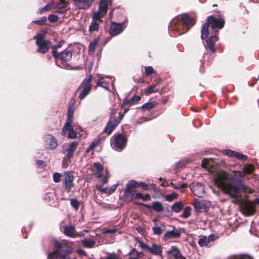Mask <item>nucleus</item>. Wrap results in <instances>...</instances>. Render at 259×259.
I'll return each mask as SVG.
<instances>
[{"mask_svg": "<svg viewBox=\"0 0 259 259\" xmlns=\"http://www.w3.org/2000/svg\"><path fill=\"white\" fill-rule=\"evenodd\" d=\"M215 184L221 188L223 191L232 198L241 197L239 191L250 192L249 188L246 187L241 180L234 181L230 179L225 171L218 172L215 178Z\"/></svg>", "mask_w": 259, "mask_h": 259, "instance_id": "1", "label": "nucleus"}, {"mask_svg": "<svg viewBox=\"0 0 259 259\" xmlns=\"http://www.w3.org/2000/svg\"><path fill=\"white\" fill-rule=\"evenodd\" d=\"M195 24V21L186 14L172 19L169 24L171 36H177L186 32Z\"/></svg>", "mask_w": 259, "mask_h": 259, "instance_id": "2", "label": "nucleus"}, {"mask_svg": "<svg viewBox=\"0 0 259 259\" xmlns=\"http://www.w3.org/2000/svg\"><path fill=\"white\" fill-rule=\"evenodd\" d=\"M53 241L56 249L48 255V259H72V248L68 241L65 240L59 241L56 239Z\"/></svg>", "mask_w": 259, "mask_h": 259, "instance_id": "3", "label": "nucleus"}, {"mask_svg": "<svg viewBox=\"0 0 259 259\" xmlns=\"http://www.w3.org/2000/svg\"><path fill=\"white\" fill-rule=\"evenodd\" d=\"M225 24V21L222 18H215L210 16L207 18V22L203 24L201 30V38L202 39L206 38L209 34L208 27L210 25L211 28L214 31V33L218 34V30L223 28Z\"/></svg>", "mask_w": 259, "mask_h": 259, "instance_id": "4", "label": "nucleus"}, {"mask_svg": "<svg viewBox=\"0 0 259 259\" xmlns=\"http://www.w3.org/2000/svg\"><path fill=\"white\" fill-rule=\"evenodd\" d=\"M52 55L55 59L56 64L57 66L62 68H68L67 62L72 58V53L70 51L64 50L59 53L56 50H53Z\"/></svg>", "mask_w": 259, "mask_h": 259, "instance_id": "5", "label": "nucleus"}, {"mask_svg": "<svg viewBox=\"0 0 259 259\" xmlns=\"http://www.w3.org/2000/svg\"><path fill=\"white\" fill-rule=\"evenodd\" d=\"M127 142V137L122 134L114 135L111 140V145L116 151H121L123 150Z\"/></svg>", "mask_w": 259, "mask_h": 259, "instance_id": "6", "label": "nucleus"}, {"mask_svg": "<svg viewBox=\"0 0 259 259\" xmlns=\"http://www.w3.org/2000/svg\"><path fill=\"white\" fill-rule=\"evenodd\" d=\"M92 75L83 80L79 87L77 92L79 93L78 98L81 100H83L90 92L91 90V81Z\"/></svg>", "mask_w": 259, "mask_h": 259, "instance_id": "7", "label": "nucleus"}, {"mask_svg": "<svg viewBox=\"0 0 259 259\" xmlns=\"http://www.w3.org/2000/svg\"><path fill=\"white\" fill-rule=\"evenodd\" d=\"M109 0H100L99 3V7L97 11L93 14L94 19H102L107 13Z\"/></svg>", "mask_w": 259, "mask_h": 259, "instance_id": "8", "label": "nucleus"}, {"mask_svg": "<svg viewBox=\"0 0 259 259\" xmlns=\"http://www.w3.org/2000/svg\"><path fill=\"white\" fill-rule=\"evenodd\" d=\"M33 39L36 40L37 52L44 54L49 50V41L45 40L43 35L37 34L34 36Z\"/></svg>", "mask_w": 259, "mask_h": 259, "instance_id": "9", "label": "nucleus"}, {"mask_svg": "<svg viewBox=\"0 0 259 259\" xmlns=\"http://www.w3.org/2000/svg\"><path fill=\"white\" fill-rule=\"evenodd\" d=\"M190 188L193 194L197 197H203L205 195L204 187L200 183H193L190 186Z\"/></svg>", "mask_w": 259, "mask_h": 259, "instance_id": "10", "label": "nucleus"}, {"mask_svg": "<svg viewBox=\"0 0 259 259\" xmlns=\"http://www.w3.org/2000/svg\"><path fill=\"white\" fill-rule=\"evenodd\" d=\"M73 176L69 171L65 172L63 174V183L65 190L70 192L73 186Z\"/></svg>", "mask_w": 259, "mask_h": 259, "instance_id": "11", "label": "nucleus"}, {"mask_svg": "<svg viewBox=\"0 0 259 259\" xmlns=\"http://www.w3.org/2000/svg\"><path fill=\"white\" fill-rule=\"evenodd\" d=\"M44 140L48 149L52 150L57 147L58 144V141L53 135H45L44 137Z\"/></svg>", "mask_w": 259, "mask_h": 259, "instance_id": "12", "label": "nucleus"}, {"mask_svg": "<svg viewBox=\"0 0 259 259\" xmlns=\"http://www.w3.org/2000/svg\"><path fill=\"white\" fill-rule=\"evenodd\" d=\"M123 23L112 22L110 26L109 34L112 36H115L120 34L124 30Z\"/></svg>", "mask_w": 259, "mask_h": 259, "instance_id": "13", "label": "nucleus"}, {"mask_svg": "<svg viewBox=\"0 0 259 259\" xmlns=\"http://www.w3.org/2000/svg\"><path fill=\"white\" fill-rule=\"evenodd\" d=\"M78 145V142L73 141L70 144L64 145L63 153L68 157H71Z\"/></svg>", "mask_w": 259, "mask_h": 259, "instance_id": "14", "label": "nucleus"}, {"mask_svg": "<svg viewBox=\"0 0 259 259\" xmlns=\"http://www.w3.org/2000/svg\"><path fill=\"white\" fill-rule=\"evenodd\" d=\"M75 6L80 10L90 8L96 0H73Z\"/></svg>", "mask_w": 259, "mask_h": 259, "instance_id": "15", "label": "nucleus"}, {"mask_svg": "<svg viewBox=\"0 0 259 259\" xmlns=\"http://www.w3.org/2000/svg\"><path fill=\"white\" fill-rule=\"evenodd\" d=\"M219 39V37L215 33L212 34L208 40H206V44L204 47L206 49H208L211 52L214 53L216 49L215 47V43Z\"/></svg>", "mask_w": 259, "mask_h": 259, "instance_id": "16", "label": "nucleus"}, {"mask_svg": "<svg viewBox=\"0 0 259 259\" xmlns=\"http://www.w3.org/2000/svg\"><path fill=\"white\" fill-rule=\"evenodd\" d=\"M64 234L70 237H75L76 236H81L84 235L85 233H87V230H83L81 234H77L75 231V227L73 226H66L64 228Z\"/></svg>", "mask_w": 259, "mask_h": 259, "instance_id": "17", "label": "nucleus"}, {"mask_svg": "<svg viewBox=\"0 0 259 259\" xmlns=\"http://www.w3.org/2000/svg\"><path fill=\"white\" fill-rule=\"evenodd\" d=\"M140 205L144 206L149 211L155 210L157 212H160L163 209V207L161 202L159 201H154L151 204H142L138 203Z\"/></svg>", "mask_w": 259, "mask_h": 259, "instance_id": "18", "label": "nucleus"}, {"mask_svg": "<svg viewBox=\"0 0 259 259\" xmlns=\"http://www.w3.org/2000/svg\"><path fill=\"white\" fill-rule=\"evenodd\" d=\"M217 239V237L215 235L211 234L208 236H202L198 240V244L200 246H209L210 242L214 241Z\"/></svg>", "mask_w": 259, "mask_h": 259, "instance_id": "19", "label": "nucleus"}, {"mask_svg": "<svg viewBox=\"0 0 259 259\" xmlns=\"http://www.w3.org/2000/svg\"><path fill=\"white\" fill-rule=\"evenodd\" d=\"M119 121L117 119L114 118L112 120H110L107 122L105 128L103 130V132L109 135L111 132L117 126Z\"/></svg>", "mask_w": 259, "mask_h": 259, "instance_id": "20", "label": "nucleus"}, {"mask_svg": "<svg viewBox=\"0 0 259 259\" xmlns=\"http://www.w3.org/2000/svg\"><path fill=\"white\" fill-rule=\"evenodd\" d=\"M223 153L228 156L235 157L239 160H245L247 159L246 155L231 150H225L223 151Z\"/></svg>", "mask_w": 259, "mask_h": 259, "instance_id": "21", "label": "nucleus"}, {"mask_svg": "<svg viewBox=\"0 0 259 259\" xmlns=\"http://www.w3.org/2000/svg\"><path fill=\"white\" fill-rule=\"evenodd\" d=\"M210 205V201H206L205 200H201L198 202H196L193 204L194 209L198 211H204Z\"/></svg>", "mask_w": 259, "mask_h": 259, "instance_id": "22", "label": "nucleus"}, {"mask_svg": "<svg viewBox=\"0 0 259 259\" xmlns=\"http://www.w3.org/2000/svg\"><path fill=\"white\" fill-rule=\"evenodd\" d=\"M67 133V136L70 139H74L79 135V134L73 130V127L72 125L68 126L64 131V127H63L62 131V135H65Z\"/></svg>", "mask_w": 259, "mask_h": 259, "instance_id": "23", "label": "nucleus"}, {"mask_svg": "<svg viewBox=\"0 0 259 259\" xmlns=\"http://www.w3.org/2000/svg\"><path fill=\"white\" fill-rule=\"evenodd\" d=\"M122 199L125 202H131L135 199V190L126 189L124 190L122 196Z\"/></svg>", "mask_w": 259, "mask_h": 259, "instance_id": "24", "label": "nucleus"}, {"mask_svg": "<svg viewBox=\"0 0 259 259\" xmlns=\"http://www.w3.org/2000/svg\"><path fill=\"white\" fill-rule=\"evenodd\" d=\"M92 21L89 27V31L92 33L95 31H98L99 29V23L98 21H102V19H94L93 15L92 16Z\"/></svg>", "mask_w": 259, "mask_h": 259, "instance_id": "25", "label": "nucleus"}, {"mask_svg": "<svg viewBox=\"0 0 259 259\" xmlns=\"http://www.w3.org/2000/svg\"><path fill=\"white\" fill-rule=\"evenodd\" d=\"M181 236L180 232L175 228L172 231L166 232L164 235V237L169 239V238H179Z\"/></svg>", "mask_w": 259, "mask_h": 259, "instance_id": "26", "label": "nucleus"}, {"mask_svg": "<svg viewBox=\"0 0 259 259\" xmlns=\"http://www.w3.org/2000/svg\"><path fill=\"white\" fill-rule=\"evenodd\" d=\"M97 76L99 77V79L97 81V85L95 87L96 88L97 86H100L106 90H109L108 88V82L105 81H102L104 78V76L103 75L98 74Z\"/></svg>", "mask_w": 259, "mask_h": 259, "instance_id": "27", "label": "nucleus"}, {"mask_svg": "<svg viewBox=\"0 0 259 259\" xmlns=\"http://www.w3.org/2000/svg\"><path fill=\"white\" fill-rule=\"evenodd\" d=\"M95 170L94 172L95 175L97 178H102L103 176V167L100 163H95Z\"/></svg>", "mask_w": 259, "mask_h": 259, "instance_id": "28", "label": "nucleus"}, {"mask_svg": "<svg viewBox=\"0 0 259 259\" xmlns=\"http://www.w3.org/2000/svg\"><path fill=\"white\" fill-rule=\"evenodd\" d=\"M151 254L155 255H160L161 253L162 250L160 246L153 243L151 247L148 250Z\"/></svg>", "mask_w": 259, "mask_h": 259, "instance_id": "29", "label": "nucleus"}, {"mask_svg": "<svg viewBox=\"0 0 259 259\" xmlns=\"http://www.w3.org/2000/svg\"><path fill=\"white\" fill-rule=\"evenodd\" d=\"M98 42L99 38H94L93 41L90 42L88 50L89 54H93L94 53Z\"/></svg>", "mask_w": 259, "mask_h": 259, "instance_id": "30", "label": "nucleus"}, {"mask_svg": "<svg viewBox=\"0 0 259 259\" xmlns=\"http://www.w3.org/2000/svg\"><path fill=\"white\" fill-rule=\"evenodd\" d=\"M131 259H138L143 256V254L141 252H138L135 248L132 249L129 253Z\"/></svg>", "mask_w": 259, "mask_h": 259, "instance_id": "31", "label": "nucleus"}, {"mask_svg": "<svg viewBox=\"0 0 259 259\" xmlns=\"http://www.w3.org/2000/svg\"><path fill=\"white\" fill-rule=\"evenodd\" d=\"M243 209L247 215L252 214L254 211V208L251 203H246L243 206Z\"/></svg>", "mask_w": 259, "mask_h": 259, "instance_id": "32", "label": "nucleus"}, {"mask_svg": "<svg viewBox=\"0 0 259 259\" xmlns=\"http://www.w3.org/2000/svg\"><path fill=\"white\" fill-rule=\"evenodd\" d=\"M81 244L84 247L92 248L95 246L96 242L94 240L85 239L81 240Z\"/></svg>", "mask_w": 259, "mask_h": 259, "instance_id": "33", "label": "nucleus"}, {"mask_svg": "<svg viewBox=\"0 0 259 259\" xmlns=\"http://www.w3.org/2000/svg\"><path fill=\"white\" fill-rule=\"evenodd\" d=\"M164 230V226L162 224L160 226H155L152 227L153 234L158 236H160Z\"/></svg>", "mask_w": 259, "mask_h": 259, "instance_id": "34", "label": "nucleus"}, {"mask_svg": "<svg viewBox=\"0 0 259 259\" xmlns=\"http://www.w3.org/2000/svg\"><path fill=\"white\" fill-rule=\"evenodd\" d=\"M183 207V204L181 201L177 202L174 203L171 206V210L175 212H180Z\"/></svg>", "mask_w": 259, "mask_h": 259, "instance_id": "35", "label": "nucleus"}, {"mask_svg": "<svg viewBox=\"0 0 259 259\" xmlns=\"http://www.w3.org/2000/svg\"><path fill=\"white\" fill-rule=\"evenodd\" d=\"M158 89L156 88V85L154 84L149 86L148 88L144 89V93L145 95H149L153 93L158 92Z\"/></svg>", "mask_w": 259, "mask_h": 259, "instance_id": "36", "label": "nucleus"}, {"mask_svg": "<svg viewBox=\"0 0 259 259\" xmlns=\"http://www.w3.org/2000/svg\"><path fill=\"white\" fill-rule=\"evenodd\" d=\"M138 184L139 182L133 180H130L126 184L125 188L130 190H133V189L138 187Z\"/></svg>", "mask_w": 259, "mask_h": 259, "instance_id": "37", "label": "nucleus"}, {"mask_svg": "<svg viewBox=\"0 0 259 259\" xmlns=\"http://www.w3.org/2000/svg\"><path fill=\"white\" fill-rule=\"evenodd\" d=\"M178 196V194L176 192H172L170 193V194H167L165 196V200L166 201L170 202L172 201L173 200L176 199Z\"/></svg>", "mask_w": 259, "mask_h": 259, "instance_id": "38", "label": "nucleus"}, {"mask_svg": "<svg viewBox=\"0 0 259 259\" xmlns=\"http://www.w3.org/2000/svg\"><path fill=\"white\" fill-rule=\"evenodd\" d=\"M191 208L190 206H187L183 210L182 217L184 218H188L190 214V211H191Z\"/></svg>", "mask_w": 259, "mask_h": 259, "instance_id": "39", "label": "nucleus"}, {"mask_svg": "<svg viewBox=\"0 0 259 259\" xmlns=\"http://www.w3.org/2000/svg\"><path fill=\"white\" fill-rule=\"evenodd\" d=\"M212 164L211 163V160L208 159H203L202 161V166L204 168H207L211 166Z\"/></svg>", "mask_w": 259, "mask_h": 259, "instance_id": "40", "label": "nucleus"}, {"mask_svg": "<svg viewBox=\"0 0 259 259\" xmlns=\"http://www.w3.org/2000/svg\"><path fill=\"white\" fill-rule=\"evenodd\" d=\"M47 19L45 16H43L40 18L39 20L33 21V23L37 24L39 25H42L47 22Z\"/></svg>", "mask_w": 259, "mask_h": 259, "instance_id": "41", "label": "nucleus"}, {"mask_svg": "<svg viewBox=\"0 0 259 259\" xmlns=\"http://www.w3.org/2000/svg\"><path fill=\"white\" fill-rule=\"evenodd\" d=\"M145 74L146 76H149L152 74L155 73V71L152 66H147L145 67Z\"/></svg>", "mask_w": 259, "mask_h": 259, "instance_id": "42", "label": "nucleus"}, {"mask_svg": "<svg viewBox=\"0 0 259 259\" xmlns=\"http://www.w3.org/2000/svg\"><path fill=\"white\" fill-rule=\"evenodd\" d=\"M73 116H70V115H67V119L66 121V122L64 124V131L65 129L69 125H72L71 122L72 120Z\"/></svg>", "mask_w": 259, "mask_h": 259, "instance_id": "43", "label": "nucleus"}, {"mask_svg": "<svg viewBox=\"0 0 259 259\" xmlns=\"http://www.w3.org/2000/svg\"><path fill=\"white\" fill-rule=\"evenodd\" d=\"M70 204L71 206L75 210H77L79 207V202L75 199H71L70 200Z\"/></svg>", "mask_w": 259, "mask_h": 259, "instance_id": "44", "label": "nucleus"}, {"mask_svg": "<svg viewBox=\"0 0 259 259\" xmlns=\"http://www.w3.org/2000/svg\"><path fill=\"white\" fill-rule=\"evenodd\" d=\"M52 8V6L50 4H48L46 6H45L44 8H42L41 9H39L38 10V11L37 12L39 14H42L46 12L49 11L51 8Z\"/></svg>", "mask_w": 259, "mask_h": 259, "instance_id": "45", "label": "nucleus"}, {"mask_svg": "<svg viewBox=\"0 0 259 259\" xmlns=\"http://www.w3.org/2000/svg\"><path fill=\"white\" fill-rule=\"evenodd\" d=\"M227 259H253L249 255H243L241 256H232L228 257Z\"/></svg>", "mask_w": 259, "mask_h": 259, "instance_id": "46", "label": "nucleus"}, {"mask_svg": "<svg viewBox=\"0 0 259 259\" xmlns=\"http://www.w3.org/2000/svg\"><path fill=\"white\" fill-rule=\"evenodd\" d=\"M154 105V104L153 102H147L145 104H144L142 106L141 108L143 109H146L147 110H149L151 109Z\"/></svg>", "mask_w": 259, "mask_h": 259, "instance_id": "47", "label": "nucleus"}, {"mask_svg": "<svg viewBox=\"0 0 259 259\" xmlns=\"http://www.w3.org/2000/svg\"><path fill=\"white\" fill-rule=\"evenodd\" d=\"M53 180L56 183H59L61 181V174L58 172H55L53 176Z\"/></svg>", "mask_w": 259, "mask_h": 259, "instance_id": "48", "label": "nucleus"}, {"mask_svg": "<svg viewBox=\"0 0 259 259\" xmlns=\"http://www.w3.org/2000/svg\"><path fill=\"white\" fill-rule=\"evenodd\" d=\"M105 259H122L121 258L118 256L115 253H108L107 256L105 257Z\"/></svg>", "mask_w": 259, "mask_h": 259, "instance_id": "49", "label": "nucleus"}, {"mask_svg": "<svg viewBox=\"0 0 259 259\" xmlns=\"http://www.w3.org/2000/svg\"><path fill=\"white\" fill-rule=\"evenodd\" d=\"M48 20L50 22L54 23L58 21V17L55 15L51 14L48 16Z\"/></svg>", "mask_w": 259, "mask_h": 259, "instance_id": "50", "label": "nucleus"}, {"mask_svg": "<svg viewBox=\"0 0 259 259\" xmlns=\"http://www.w3.org/2000/svg\"><path fill=\"white\" fill-rule=\"evenodd\" d=\"M243 170L246 173H250L252 170V166L250 164H246L243 167Z\"/></svg>", "mask_w": 259, "mask_h": 259, "instance_id": "51", "label": "nucleus"}, {"mask_svg": "<svg viewBox=\"0 0 259 259\" xmlns=\"http://www.w3.org/2000/svg\"><path fill=\"white\" fill-rule=\"evenodd\" d=\"M174 256L176 259H184V257L182 255L181 252L178 250L174 252Z\"/></svg>", "mask_w": 259, "mask_h": 259, "instance_id": "52", "label": "nucleus"}, {"mask_svg": "<svg viewBox=\"0 0 259 259\" xmlns=\"http://www.w3.org/2000/svg\"><path fill=\"white\" fill-rule=\"evenodd\" d=\"M169 185L176 189H182V188H185L186 187V184H185L181 185V186H180V187H178L175 184H174L172 182H170L169 184Z\"/></svg>", "mask_w": 259, "mask_h": 259, "instance_id": "53", "label": "nucleus"}, {"mask_svg": "<svg viewBox=\"0 0 259 259\" xmlns=\"http://www.w3.org/2000/svg\"><path fill=\"white\" fill-rule=\"evenodd\" d=\"M141 99V97L138 95H135L132 98H131V101H132L133 104L138 102Z\"/></svg>", "mask_w": 259, "mask_h": 259, "instance_id": "54", "label": "nucleus"}, {"mask_svg": "<svg viewBox=\"0 0 259 259\" xmlns=\"http://www.w3.org/2000/svg\"><path fill=\"white\" fill-rule=\"evenodd\" d=\"M101 142V139H98L96 140L93 141L91 145L92 147H94V148L97 147L98 145H99Z\"/></svg>", "mask_w": 259, "mask_h": 259, "instance_id": "55", "label": "nucleus"}, {"mask_svg": "<svg viewBox=\"0 0 259 259\" xmlns=\"http://www.w3.org/2000/svg\"><path fill=\"white\" fill-rule=\"evenodd\" d=\"M97 189L102 193H105L107 190L106 188H103L101 185L97 184L96 185Z\"/></svg>", "mask_w": 259, "mask_h": 259, "instance_id": "56", "label": "nucleus"}, {"mask_svg": "<svg viewBox=\"0 0 259 259\" xmlns=\"http://www.w3.org/2000/svg\"><path fill=\"white\" fill-rule=\"evenodd\" d=\"M117 232V230L116 229H108V230H105L104 232V233L105 234H114L115 232Z\"/></svg>", "mask_w": 259, "mask_h": 259, "instance_id": "57", "label": "nucleus"}, {"mask_svg": "<svg viewBox=\"0 0 259 259\" xmlns=\"http://www.w3.org/2000/svg\"><path fill=\"white\" fill-rule=\"evenodd\" d=\"M36 165L38 168H41L44 166V162L42 160H37L36 162Z\"/></svg>", "mask_w": 259, "mask_h": 259, "instance_id": "58", "label": "nucleus"}, {"mask_svg": "<svg viewBox=\"0 0 259 259\" xmlns=\"http://www.w3.org/2000/svg\"><path fill=\"white\" fill-rule=\"evenodd\" d=\"M73 114H74V109L69 106L68 108V112H67V115L73 116Z\"/></svg>", "mask_w": 259, "mask_h": 259, "instance_id": "59", "label": "nucleus"}, {"mask_svg": "<svg viewBox=\"0 0 259 259\" xmlns=\"http://www.w3.org/2000/svg\"><path fill=\"white\" fill-rule=\"evenodd\" d=\"M141 187L142 188H143L145 190H147V187H148V185L144 182H139L138 187Z\"/></svg>", "mask_w": 259, "mask_h": 259, "instance_id": "60", "label": "nucleus"}, {"mask_svg": "<svg viewBox=\"0 0 259 259\" xmlns=\"http://www.w3.org/2000/svg\"><path fill=\"white\" fill-rule=\"evenodd\" d=\"M140 246L142 248L146 249L148 251L149 250V249H150V246L145 243H140Z\"/></svg>", "mask_w": 259, "mask_h": 259, "instance_id": "61", "label": "nucleus"}, {"mask_svg": "<svg viewBox=\"0 0 259 259\" xmlns=\"http://www.w3.org/2000/svg\"><path fill=\"white\" fill-rule=\"evenodd\" d=\"M143 197V195L141 193H140V192L136 193L135 192V199L136 198L142 199Z\"/></svg>", "mask_w": 259, "mask_h": 259, "instance_id": "62", "label": "nucleus"}, {"mask_svg": "<svg viewBox=\"0 0 259 259\" xmlns=\"http://www.w3.org/2000/svg\"><path fill=\"white\" fill-rule=\"evenodd\" d=\"M133 104L132 101H131V99H130L124 100L123 101L122 106H125V105H126L127 104Z\"/></svg>", "mask_w": 259, "mask_h": 259, "instance_id": "63", "label": "nucleus"}, {"mask_svg": "<svg viewBox=\"0 0 259 259\" xmlns=\"http://www.w3.org/2000/svg\"><path fill=\"white\" fill-rule=\"evenodd\" d=\"M77 252L80 255H84L85 254V251L82 249H78L77 250Z\"/></svg>", "mask_w": 259, "mask_h": 259, "instance_id": "64", "label": "nucleus"}]
</instances>
